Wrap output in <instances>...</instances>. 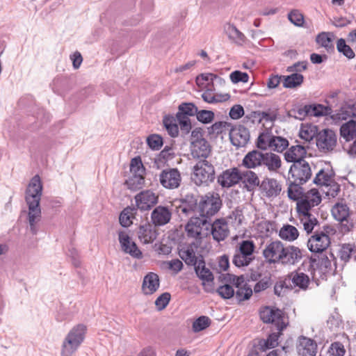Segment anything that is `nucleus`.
<instances>
[{"label":"nucleus","mask_w":356,"mask_h":356,"mask_svg":"<svg viewBox=\"0 0 356 356\" xmlns=\"http://www.w3.org/2000/svg\"><path fill=\"white\" fill-rule=\"evenodd\" d=\"M321 202V197L317 189L310 190L301 200L297 201L296 209L300 217L312 215L310 209Z\"/></svg>","instance_id":"obj_9"},{"label":"nucleus","mask_w":356,"mask_h":356,"mask_svg":"<svg viewBox=\"0 0 356 356\" xmlns=\"http://www.w3.org/2000/svg\"><path fill=\"white\" fill-rule=\"evenodd\" d=\"M284 244L280 241H272L266 245L262 254L268 264L281 262Z\"/></svg>","instance_id":"obj_12"},{"label":"nucleus","mask_w":356,"mask_h":356,"mask_svg":"<svg viewBox=\"0 0 356 356\" xmlns=\"http://www.w3.org/2000/svg\"><path fill=\"white\" fill-rule=\"evenodd\" d=\"M134 199L137 209L140 211H148L158 202V196L150 190L140 192Z\"/></svg>","instance_id":"obj_15"},{"label":"nucleus","mask_w":356,"mask_h":356,"mask_svg":"<svg viewBox=\"0 0 356 356\" xmlns=\"http://www.w3.org/2000/svg\"><path fill=\"white\" fill-rule=\"evenodd\" d=\"M189 218L187 224L185 225V231L189 237L202 238L203 229L207 231L204 234L206 236L208 234L210 225L209 220L199 215H193L189 216Z\"/></svg>","instance_id":"obj_7"},{"label":"nucleus","mask_w":356,"mask_h":356,"mask_svg":"<svg viewBox=\"0 0 356 356\" xmlns=\"http://www.w3.org/2000/svg\"><path fill=\"white\" fill-rule=\"evenodd\" d=\"M240 169L232 168L224 170L218 177V183L223 188H230L240 182Z\"/></svg>","instance_id":"obj_17"},{"label":"nucleus","mask_w":356,"mask_h":356,"mask_svg":"<svg viewBox=\"0 0 356 356\" xmlns=\"http://www.w3.org/2000/svg\"><path fill=\"white\" fill-rule=\"evenodd\" d=\"M209 230L214 241L220 242L229 235V230L224 218L216 219L213 222L210 220Z\"/></svg>","instance_id":"obj_19"},{"label":"nucleus","mask_w":356,"mask_h":356,"mask_svg":"<svg viewBox=\"0 0 356 356\" xmlns=\"http://www.w3.org/2000/svg\"><path fill=\"white\" fill-rule=\"evenodd\" d=\"M304 76L300 73H292L288 76H283V87L286 88H294L301 86Z\"/></svg>","instance_id":"obj_40"},{"label":"nucleus","mask_w":356,"mask_h":356,"mask_svg":"<svg viewBox=\"0 0 356 356\" xmlns=\"http://www.w3.org/2000/svg\"><path fill=\"white\" fill-rule=\"evenodd\" d=\"M333 34L330 32H321L316 36V41L321 47H324L328 53L334 51L333 44Z\"/></svg>","instance_id":"obj_37"},{"label":"nucleus","mask_w":356,"mask_h":356,"mask_svg":"<svg viewBox=\"0 0 356 356\" xmlns=\"http://www.w3.org/2000/svg\"><path fill=\"white\" fill-rule=\"evenodd\" d=\"M191 178L197 186L213 182L216 178L214 166L207 159L198 161L193 167Z\"/></svg>","instance_id":"obj_5"},{"label":"nucleus","mask_w":356,"mask_h":356,"mask_svg":"<svg viewBox=\"0 0 356 356\" xmlns=\"http://www.w3.org/2000/svg\"><path fill=\"white\" fill-rule=\"evenodd\" d=\"M259 186L268 197H275L281 191V186L275 179L266 178L261 181Z\"/></svg>","instance_id":"obj_31"},{"label":"nucleus","mask_w":356,"mask_h":356,"mask_svg":"<svg viewBox=\"0 0 356 356\" xmlns=\"http://www.w3.org/2000/svg\"><path fill=\"white\" fill-rule=\"evenodd\" d=\"M279 236L282 239L293 241L298 236V230L293 225H286L283 226L279 232Z\"/></svg>","instance_id":"obj_41"},{"label":"nucleus","mask_w":356,"mask_h":356,"mask_svg":"<svg viewBox=\"0 0 356 356\" xmlns=\"http://www.w3.org/2000/svg\"><path fill=\"white\" fill-rule=\"evenodd\" d=\"M221 206L222 200L218 194L200 196L198 203V215L211 220V218L218 212Z\"/></svg>","instance_id":"obj_6"},{"label":"nucleus","mask_w":356,"mask_h":356,"mask_svg":"<svg viewBox=\"0 0 356 356\" xmlns=\"http://www.w3.org/2000/svg\"><path fill=\"white\" fill-rule=\"evenodd\" d=\"M240 177H241L240 181L243 184V188L249 192L253 191L260 185L258 175L255 172L251 170V169H240Z\"/></svg>","instance_id":"obj_24"},{"label":"nucleus","mask_w":356,"mask_h":356,"mask_svg":"<svg viewBox=\"0 0 356 356\" xmlns=\"http://www.w3.org/2000/svg\"><path fill=\"white\" fill-rule=\"evenodd\" d=\"M250 131L243 125L233 127L229 131V139L232 144L236 147H244L250 140Z\"/></svg>","instance_id":"obj_16"},{"label":"nucleus","mask_w":356,"mask_h":356,"mask_svg":"<svg viewBox=\"0 0 356 356\" xmlns=\"http://www.w3.org/2000/svg\"><path fill=\"white\" fill-rule=\"evenodd\" d=\"M286 277L291 289L298 287L300 290L306 291L310 284L309 277L299 270L291 272Z\"/></svg>","instance_id":"obj_23"},{"label":"nucleus","mask_w":356,"mask_h":356,"mask_svg":"<svg viewBox=\"0 0 356 356\" xmlns=\"http://www.w3.org/2000/svg\"><path fill=\"white\" fill-rule=\"evenodd\" d=\"M42 192V185L38 175H35L30 181L25 193V200L29 207L28 222L30 231L37 234L38 228L37 223L41 220V209L40 202Z\"/></svg>","instance_id":"obj_1"},{"label":"nucleus","mask_w":356,"mask_h":356,"mask_svg":"<svg viewBox=\"0 0 356 356\" xmlns=\"http://www.w3.org/2000/svg\"><path fill=\"white\" fill-rule=\"evenodd\" d=\"M304 184L295 183L294 181L289 179L288 187V197L289 199L298 201L304 198V190L302 185Z\"/></svg>","instance_id":"obj_38"},{"label":"nucleus","mask_w":356,"mask_h":356,"mask_svg":"<svg viewBox=\"0 0 356 356\" xmlns=\"http://www.w3.org/2000/svg\"><path fill=\"white\" fill-rule=\"evenodd\" d=\"M234 295L239 302L249 300L252 295L253 291L250 285L245 283L241 287L237 288Z\"/></svg>","instance_id":"obj_52"},{"label":"nucleus","mask_w":356,"mask_h":356,"mask_svg":"<svg viewBox=\"0 0 356 356\" xmlns=\"http://www.w3.org/2000/svg\"><path fill=\"white\" fill-rule=\"evenodd\" d=\"M217 293L223 299H229L234 296L235 291L232 286L229 284H224L217 289Z\"/></svg>","instance_id":"obj_64"},{"label":"nucleus","mask_w":356,"mask_h":356,"mask_svg":"<svg viewBox=\"0 0 356 356\" xmlns=\"http://www.w3.org/2000/svg\"><path fill=\"white\" fill-rule=\"evenodd\" d=\"M179 111L177 113L184 115V116H195L198 108L192 102H183L178 107Z\"/></svg>","instance_id":"obj_47"},{"label":"nucleus","mask_w":356,"mask_h":356,"mask_svg":"<svg viewBox=\"0 0 356 356\" xmlns=\"http://www.w3.org/2000/svg\"><path fill=\"white\" fill-rule=\"evenodd\" d=\"M262 159V152L257 149L252 150L245 155L240 166L248 169H255L261 167Z\"/></svg>","instance_id":"obj_28"},{"label":"nucleus","mask_w":356,"mask_h":356,"mask_svg":"<svg viewBox=\"0 0 356 356\" xmlns=\"http://www.w3.org/2000/svg\"><path fill=\"white\" fill-rule=\"evenodd\" d=\"M254 248L255 245L252 241L244 240L239 243L238 248H236V250H238L240 252V254L243 253L244 254L254 259V257L253 255V253L254 251Z\"/></svg>","instance_id":"obj_49"},{"label":"nucleus","mask_w":356,"mask_h":356,"mask_svg":"<svg viewBox=\"0 0 356 356\" xmlns=\"http://www.w3.org/2000/svg\"><path fill=\"white\" fill-rule=\"evenodd\" d=\"M200 196L193 193H187L180 200V204L177 207L179 216L189 217L198 215V203Z\"/></svg>","instance_id":"obj_10"},{"label":"nucleus","mask_w":356,"mask_h":356,"mask_svg":"<svg viewBox=\"0 0 356 356\" xmlns=\"http://www.w3.org/2000/svg\"><path fill=\"white\" fill-rule=\"evenodd\" d=\"M307 105L304 106H294L291 109L287 111L286 115L289 118H293L299 120H303L309 115Z\"/></svg>","instance_id":"obj_46"},{"label":"nucleus","mask_w":356,"mask_h":356,"mask_svg":"<svg viewBox=\"0 0 356 356\" xmlns=\"http://www.w3.org/2000/svg\"><path fill=\"white\" fill-rule=\"evenodd\" d=\"M195 116L200 122L209 124L213 120L215 115L212 111L198 110Z\"/></svg>","instance_id":"obj_62"},{"label":"nucleus","mask_w":356,"mask_h":356,"mask_svg":"<svg viewBox=\"0 0 356 356\" xmlns=\"http://www.w3.org/2000/svg\"><path fill=\"white\" fill-rule=\"evenodd\" d=\"M318 254V255L315 254L311 257V266L314 270L318 269L321 273L325 274L331 270V261L323 252Z\"/></svg>","instance_id":"obj_29"},{"label":"nucleus","mask_w":356,"mask_h":356,"mask_svg":"<svg viewBox=\"0 0 356 356\" xmlns=\"http://www.w3.org/2000/svg\"><path fill=\"white\" fill-rule=\"evenodd\" d=\"M349 207L346 204H337L332 209V214L337 221L346 220L349 217Z\"/></svg>","instance_id":"obj_43"},{"label":"nucleus","mask_w":356,"mask_h":356,"mask_svg":"<svg viewBox=\"0 0 356 356\" xmlns=\"http://www.w3.org/2000/svg\"><path fill=\"white\" fill-rule=\"evenodd\" d=\"M259 316L264 323H271L277 330L276 332L268 335L264 343L266 349L273 348L277 345V341L282 332L288 325V323L284 320V312L278 308L266 306L260 309Z\"/></svg>","instance_id":"obj_3"},{"label":"nucleus","mask_w":356,"mask_h":356,"mask_svg":"<svg viewBox=\"0 0 356 356\" xmlns=\"http://www.w3.org/2000/svg\"><path fill=\"white\" fill-rule=\"evenodd\" d=\"M119 242L121 245L122 250L125 253L129 254L132 257L136 259H142L143 253L138 248L135 242L131 241L129 235L124 232H120Z\"/></svg>","instance_id":"obj_20"},{"label":"nucleus","mask_w":356,"mask_h":356,"mask_svg":"<svg viewBox=\"0 0 356 356\" xmlns=\"http://www.w3.org/2000/svg\"><path fill=\"white\" fill-rule=\"evenodd\" d=\"M158 232L153 224L147 222L140 225L138 231V236L139 240L145 243H152L157 237Z\"/></svg>","instance_id":"obj_26"},{"label":"nucleus","mask_w":356,"mask_h":356,"mask_svg":"<svg viewBox=\"0 0 356 356\" xmlns=\"http://www.w3.org/2000/svg\"><path fill=\"white\" fill-rule=\"evenodd\" d=\"M272 285V279L270 276H264L259 281H258L254 286V292L255 293H259L263 291H265L268 288H269Z\"/></svg>","instance_id":"obj_63"},{"label":"nucleus","mask_w":356,"mask_h":356,"mask_svg":"<svg viewBox=\"0 0 356 356\" xmlns=\"http://www.w3.org/2000/svg\"><path fill=\"white\" fill-rule=\"evenodd\" d=\"M308 114L310 116H323L329 114L331 108L321 104L307 105Z\"/></svg>","instance_id":"obj_50"},{"label":"nucleus","mask_w":356,"mask_h":356,"mask_svg":"<svg viewBox=\"0 0 356 356\" xmlns=\"http://www.w3.org/2000/svg\"><path fill=\"white\" fill-rule=\"evenodd\" d=\"M160 286L159 275L153 272L148 273L143 278L142 291L145 295H152Z\"/></svg>","instance_id":"obj_27"},{"label":"nucleus","mask_w":356,"mask_h":356,"mask_svg":"<svg viewBox=\"0 0 356 356\" xmlns=\"http://www.w3.org/2000/svg\"><path fill=\"white\" fill-rule=\"evenodd\" d=\"M136 208L127 207L121 212L119 217V221L122 227H127L132 224L131 218L134 213H136Z\"/></svg>","instance_id":"obj_48"},{"label":"nucleus","mask_w":356,"mask_h":356,"mask_svg":"<svg viewBox=\"0 0 356 356\" xmlns=\"http://www.w3.org/2000/svg\"><path fill=\"white\" fill-rule=\"evenodd\" d=\"M330 238L323 233L316 232L307 241V248L313 253H322L330 245Z\"/></svg>","instance_id":"obj_14"},{"label":"nucleus","mask_w":356,"mask_h":356,"mask_svg":"<svg viewBox=\"0 0 356 356\" xmlns=\"http://www.w3.org/2000/svg\"><path fill=\"white\" fill-rule=\"evenodd\" d=\"M270 149L277 152H282L289 146V141L286 138L274 136L271 141Z\"/></svg>","instance_id":"obj_55"},{"label":"nucleus","mask_w":356,"mask_h":356,"mask_svg":"<svg viewBox=\"0 0 356 356\" xmlns=\"http://www.w3.org/2000/svg\"><path fill=\"white\" fill-rule=\"evenodd\" d=\"M171 217V211L168 207L163 206L156 207L151 213V220L155 227L163 226L168 224Z\"/></svg>","instance_id":"obj_25"},{"label":"nucleus","mask_w":356,"mask_h":356,"mask_svg":"<svg viewBox=\"0 0 356 356\" xmlns=\"http://www.w3.org/2000/svg\"><path fill=\"white\" fill-rule=\"evenodd\" d=\"M163 123L171 137L175 138L178 136L179 127L175 118L171 115H166L163 118Z\"/></svg>","instance_id":"obj_42"},{"label":"nucleus","mask_w":356,"mask_h":356,"mask_svg":"<svg viewBox=\"0 0 356 356\" xmlns=\"http://www.w3.org/2000/svg\"><path fill=\"white\" fill-rule=\"evenodd\" d=\"M289 174L295 183L305 184L311 178L312 172L309 163L300 161L291 165Z\"/></svg>","instance_id":"obj_11"},{"label":"nucleus","mask_w":356,"mask_h":356,"mask_svg":"<svg viewBox=\"0 0 356 356\" xmlns=\"http://www.w3.org/2000/svg\"><path fill=\"white\" fill-rule=\"evenodd\" d=\"M176 120L178 121L180 126L181 134L184 135L189 134L192 128L190 118L187 116H184V115L177 113Z\"/></svg>","instance_id":"obj_58"},{"label":"nucleus","mask_w":356,"mask_h":356,"mask_svg":"<svg viewBox=\"0 0 356 356\" xmlns=\"http://www.w3.org/2000/svg\"><path fill=\"white\" fill-rule=\"evenodd\" d=\"M302 250L294 245L284 246L281 264L284 266L295 265L302 258Z\"/></svg>","instance_id":"obj_21"},{"label":"nucleus","mask_w":356,"mask_h":356,"mask_svg":"<svg viewBox=\"0 0 356 356\" xmlns=\"http://www.w3.org/2000/svg\"><path fill=\"white\" fill-rule=\"evenodd\" d=\"M174 152L172 147L165 146L164 149L160 152L157 156L154 159V163L157 165V168H159V163H165L167 161L172 159L174 156Z\"/></svg>","instance_id":"obj_56"},{"label":"nucleus","mask_w":356,"mask_h":356,"mask_svg":"<svg viewBox=\"0 0 356 356\" xmlns=\"http://www.w3.org/2000/svg\"><path fill=\"white\" fill-rule=\"evenodd\" d=\"M42 192V185L38 175H35L30 181L25 193V200L29 207L28 222L30 231L37 234L38 228L37 223L41 220V209L40 202Z\"/></svg>","instance_id":"obj_2"},{"label":"nucleus","mask_w":356,"mask_h":356,"mask_svg":"<svg viewBox=\"0 0 356 356\" xmlns=\"http://www.w3.org/2000/svg\"><path fill=\"white\" fill-rule=\"evenodd\" d=\"M318 134V127L313 124L302 125L300 131V137L307 141H311L313 138L316 139Z\"/></svg>","instance_id":"obj_45"},{"label":"nucleus","mask_w":356,"mask_h":356,"mask_svg":"<svg viewBox=\"0 0 356 356\" xmlns=\"http://www.w3.org/2000/svg\"><path fill=\"white\" fill-rule=\"evenodd\" d=\"M179 255L188 266L196 267V265L198 264L199 260H197L192 245L187 246L186 248L181 249L179 251Z\"/></svg>","instance_id":"obj_33"},{"label":"nucleus","mask_w":356,"mask_h":356,"mask_svg":"<svg viewBox=\"0 0 356 356\" xmlns=\"http://www.w3.org/2000/svg\"><path fill=\"white\" fill-rule=\"evenodd\" d=\"M274 135L269 133H261L259 134L257 141V147L258 149L262 150H266L271 147V141L273 140V138Z\"/></svg>","instance_id":"obj_53"},{"label":"nucleus","mask_w":356,"mask_h":356,"mask_svg":"<svg viewBox=\"0 0 356 356\" xmlns=\"http://www.w3.org/2000/svg\"><path fill=\"white\" fill-rule=\"evenodd\" d=\"M147 143L152 150H159L163 145V140L159 134H151L147 138Z\"/></svg>","instance_id":"obj_61"},{"label":"nucleus","mask_w":356,"mask_h":356,"mask_svg":"<svg viewBox=\"0 0 356 356\" xmlns=\"http://www.w3.org/2000/svg\"><path fill=\"white\" fill-rule=\"evenodd\" d=\"M161 184L168 189L177 188L181 184V177L177 168L163 170L159 175Z\"/></svg>","instance_id":"obj_13"},{"label":"nucleus","mask_w":356,"mask_h":356,"mask_svg":"<svg viewBox=\"0 0 356 356\" xmlns=\"http://www.w3.org/2000/svg\"><path fill=\"white\" fill-rule=\"evenodd\" d=\"M340 135L346 142L356 136V121L351 119L343 123L340 127Z\"/></svg>","instance_id":"obj_34"},{"label":"nucleus","mask_w":356,"mask_h":356,"mask_svg":"<svg viewBox=\"0 0 356 356\" xmlns=\"http://www.w3.org/2000/svg\"><path fill=\"white\" fill-rule=\"evenodd\" d=\"M337 144V136L330 129H324L318 131L316 136V145L318 149L327 154L333 152Z\"/></svg>","instance_id":"obj_8"},{"label":"nucleus","mask_w":356,"mask_h":356,"mask_svg":"<svg viewBox=\"0 0 356 356\" xmlns=\"http://www.w3.org/2000/svg\"><path fill=\"white\" fill-rule=\"evenodd\" d=\"M280 157L272 152H263L261 166H265L270 172H277L281 167Z\"/></svg>","instance_id":"obj_32"},{"label":"nucleus","mask_w":356,"mask_h":356,"mask_svg":"<svg viewBox=\"0 0 356 356\" xmlns=\"http://www.w3.org/2000/svg\"><path fill=\"white\" fill-rule=\"evenodd\" d=\"M334 175V173L332 170L325 172L323 169H321L316 175L313 183L317 186H326L333 180L332 177Z\"/></svg>","instance_id":"obj_44"},{"label":"nucleus","mask_w":356,"mask_h":356,"mask_svg":"<svg viewBox=\"0 0 356 356\" xmlns=\"http://www.w3.org/2000/svg\"><path fill=\"white\" fill-rule=\"evenodd\" d=\"M191 155L200 160L207 159L211 152V147L205 138L194 140L191 145Z\"/></svg>","instance_id":"obj_18"},{"label":"nucleus","mask_w":356,"mask_h":356,"mask_svg":"<svg viewBox=\"0 0 356 356\" xmlns=\"http://www.w3.org/2000/svg\"><path fill=\"white\" fill-rule=\"evenodd\" d=\"M300 222L303 225L304 229L308 234H311L314 227L318 225V220L314 215L300 217Z\"/></svg>","instance_id":"obj_59"},{"label":"nucleus","mask_w":356,"mask_h":356,"mask_svg":"<svg viewBox=\"0 0 356 356\" xmlns=\"http://www.w3.org/2000/svg\"><path fill=\"white\" fill-rule=\"evenodd\" d=\"M86 327L78 324L73 327L65 338L61 350L62 356H71L74 353L84 340Z\"/></svg>","instance_id":"obj_4"},{"label":"nucleus","mask_w":356,"mask_h":356,"mask_svg":"<svg viewBox=\"0 0 356 356\" xmlns=\"http://www.w3.org/2000/svg\"><path fill=\"white\" fill-rule=\"evenodd\" d=\"M211 323V321L208 316H201L193 323V330L194 332H200L209 327Z\"/></svg>","instance_id":"obj_57"},{"label":"nucleus","mask_w":356,"mask_h":356,"mask_svg":"<svg viewBox=\"0 0 356 356\" xmlns=\"http://www.w3.org/2000/svg\"><path fill=\"white\" fill-rule=\"evenodd\" d=\"M125 184L131 191H136L140 189L145 184L144 173H131Z\"/></svg>","instance_id":"obj_39"},{"label":"nucleus","mask_w":356,"mask_h":356,"mask_svg":"<svg viewBox=\"0 0 356 356\" xmlns=\"http://www.w3.org/2000/svg\"><path fill=\"white\" fill-rule=\"evenodd\" d=\"M351 256H354L356 260V247L350 243L343 244L339 251L341 259L344 261H348Z\"/></svg>","instance_id":"obj_51"},{"label":"nucleus","mask_w":356,"mask_h":356,"mask_svg":"<svg viewBox=\"0 0 356 356\" xmlns=\"http://www.w3.org/2000/svg\"><path fill=\"white\" fill-rule=\"evenodd\" d=\"M253 259L247 255L240 254V252L237 250H235V253L232 258V263L235 266L238 268L248 266Z\"/></svg>","instance_id":"obj_54"},{"label":"nucleus","mask_w":356,"mask_h":356,"mask_svg":"<svg viewBox=\"0 0 356 356\" xmlns=\"http://www.w3.org/2000/svg\"><path fill=\"white\" fill-rule=\"evenodd\" d=\"M296 348L300 356H316L317 353L316 342L305 336L298 337Z\"/></svg>","instance_id":"obj_22"},{"label":"nucleus","mask_w":356,"mask_h":356,"mask_svg":"<svg viewBox=\"0 0 356 356\" xmlns=\"http://www.w3.org/2000/svg\"><path fill=\"white\" fill-rule=\"evenodd\" d=\"M337 49L339 52L343 54L348 59H352L355 57V54L350 47L346 44V41L343 38L338 40L337 43Z\"/></svg>","instance_id":"obj_60"},{"label":"nucleus","mask_w":356,"mask_h":356,"mask_svg":"<svg viewBox=\"0 0 356 356\" xmlns=\"http://www.w3.org/2000/svg\"><path fill=\"white\" fill-rule=\"evenodd\" d=\"M225 31L229 40L234 43L242 45L245 41V35L241 33L234 25L227 24L225 26Z\"/></svg>","instance_id":"obj_35"},{"label":"nucleus","mask_w":356,"mask_h":356,"mask_svg":"<svg viewBox=\"0 0 356 356\" xmlns=\"http://www.w3.org/2000/svg\"><path fill=\"white\" fill-rule=\"evenodd\" d=\"M307 154L305 148L302 145L291 146L285 153L284 159L289 163H296L300 161H305V157Z\"/></svg>","instance_id":"obj_30"},{"label":"nucleus","mask_w":356,"mask_h":356,"mask_svg":"<svg viewBox=\"0 0 356 356\" xmlns=\"http://www.w3.org/2000/svg\"><path fill=\"white\" fill-rule=\"evenodd\" d=\"M197 276L203 282H213L214 277L212 272L205 266V262L203 258L199 259L196 267H194Z\"/></svg>","instance_id":"obj_36"}]
</instances>
